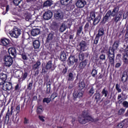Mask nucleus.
Returning <instances> with one entry per match:
<instances>
[{
    "label": "nucleus",
    "mask_w": 128,
    "mask_h": 128,
    "mask_svg": "<svg viewBox=\"0 0 128 128\" xmlns=\"http://www.w3.org/2000/svg\"><path fill=\"white\" fill-rule=\"evenodd\" d=\"M118 10H120V8L118 7L114 8L112 12V10H109L104 17L103 22H108V18L110 17V16H115L113 20L116 22H118L120 20V16H122V14H118Z\"/></svg>",
    "instance_id": "obj_1"
},
{
    "label": "nucleus",
    "mask_w": 128,
    "mask_h": 128,
    "mask_svg": "<svg viewBox=\"0 0 128 128\" xmlns=\"http://www.w3.org/2000/svg\"><path fill=\"white\" fill-rule=\"evenodd\" d=\"M120 45V41H114L112 47H110L108 51L106 52L108 58L109 60V62L110 64H114V51L118 50Z\"/></svg>",
    "instance_id": "obj_2"
},
{
    "label": "nucleus",
    "mask_w": 128,
    "mask_h": 128,
    "mask_svg": "<svg viewBox=\"0 0 128 128\" xmlns=\"http://www.w3.org/2000/svg\"><path fill=\"white\" fill-rule=\"evenodd\" d=\"M98 120V119L96 118L94 119L90 114H88V110H84L82 114L80 117L78 118V122L80 124H84L88 122H96Z\"/></svg>",
    "instance_id": "obj_3"
},
{
    "label": "nucleus",
    "mask_w": 128,
    "mask_h": 128,
    "mask_svg": "<svg viewBox=\"0 0 128 128\" xmlns=\"http://www.w3.org/2000/svg\"><path fill=\"white\" fill-rule=\"evenodd\" d=\"M78 62V59L76 58L74 56H70L68 60V64L70 66H73V68H74Z\"/></svg>",
    "instance_id": "obj_4"
},
{
    "label": "nucleus",
    "mask_w": 128,
    "mask_h": 128,
    "mask_svg": "<svg viewBox=\"0 0 128 128\" xmlns=\"http://www.w3.org/2000/svg\"><path fill=\"white\" fill-rule=\"evenodd\" d=\"M4 60L5 66L8 68H10V66L12 64V58L10 56H8V55L5 56Z\"/></svg>",
    "instance_id": "obj_5"
},
{
    "label": "nucleus",
    "mask_w": 128,
    "mask_h": 128,
    "mask_svg": "<svg viewBox=\"0 0 128 128\" xmlns=\"http://www.w3.org/2000/svg\"><path fill=\"white\" fill-rule=\"evenodd\" d=\"M20 30L18 28H15L13 29L12 32L10 33L11 36H13V38H18L20 35Z\"/></svg>",
    "instance_id": "obj_6"
},
{
    "label": "nucleus",
    "mask_w": 128,
    "mask_h": 128,
    "mask_svg": "<svg viewBox=\"0 0 128 128\" xmlns=\"http://www.w3.org/2000/svg\"><path fill=\"white\" fill-rule=\"evenodd\" d=\"M84 91L82 90H75L73 93V96L74 98H82V96H84Z\"/></svg>",
    "instance_id": "obj_7"
},
{
    "label": "nucleus",
    "mask_w": 128,
    "mask_h": 128,
    "mask_svg": "<svg viewBox=\"0 0 128 128\" xmlns=\"http://www.w3.org/2000/svg\"><path fill=\"white\" fill-rule=\"evenodd\" d=\"M104 30L102 29H100L98 30V34H96L95 39L94 40V44H98V40H100V37L102 36H104Z\"/></svg>",
    "instance_id": "obj_8"
},
{
    "label": "nucleus",
    "mask_w": 128,
    "mask_h": 128,
    "mask_svg": "<svg viewBox=\"0 0 128 128\" xmlns=\"http://www.w3.org/2000/svg\"><path fill=\"white\" fill-rule=\"evenodd\" d=\"M76 6L79 8H82L86 4V2L84 0H78L75 4Z\"/></svg>",
    "instance_id": "obj_9"
},
{
    "label": "nucleus",
    "mask_w": 128,
    "mask_h": 128,
    "mask_svg": "<svg viewBox=\"0 0 128 128\" xmlns=\"http://www.w3.org/2000/svg\"><path fill=\"white\" fill-rule=\"evenodd\" d=\"M54 17L56 20H63L64 18V12L62 10H58L57 12L54 13Z\"/></svg>",
    "instance_id": "obj_10"
},
{
    "label": "nucleus",
    "mask_w": 128,
    "mask_h": 128,
    "mask_svg": "<svg viewBox=\"0 0 128 128\" xmlns=\"http://www.w3.org/2000/svg\"><path fill=\"white\" fill-rule=\"evenodd\" d=\"M12 88V84L10 82H6L2 86L4 90H10Z\"/></svg>",
    "instance_id": "obj_11"
},
{
    "label": "nucleus",
    "mask_w": 128,
    "mask_h": 128,
    "mask_svg": "<svg viewBox=\"0 0 128 128\" xmlns=\"http://www.w3.org/2000/svg\"><path fill=\"white\" fill-rule=\"evenodd\" d=\"M52 17V12L50 10L45 12L43 14V18L44 20H50Z\"/></svg>",
    "instance_id": "obj_12"
},
{
    "label": "nucleus",
    "mask_w": 128,
    "mask_h": 128,
    "mask_svg": "<svg viewBox=\"0 0 128 128\" xmlns=\"http://www.w3.org/2000/svg\"><path fill=\"white\" fill-rule=\"evenodd\" d=\"M88 42L82 40L79 44L80 46V49L81 50H88Z\"/></svg>",
    "instance_id": "obj_13"
},
{
    "label": "nucleus",
    "mask_w": 128,
    "mask_h": 128,
    "mask_svg": "<svg viewBox=\"0 0 128 128\" xmlns=\"http://www.w3.org/2000/svg\"><path fill=\"white\" fill-rule=\"evenodd\" d=\"M8 52L10 54H12V58H16V50L14 48H10L8 50Z\"/></svg>",
    "instance_id": "obj_14"
},
{
    "label": "nucleus",
    "mask_w": 128,
    "mask_h": 128,
    "mask_svg": "<svg viewBox=\"0 0 128 128\" xmlns=\"http://www.w3.org/2000/svg\"><path fill=\"white\" fill-rule=\"evenodd\" d=\"M126 54H124L123 58V62L126 64H128V46L125 49Z\"/></svg>",
    "instance_id": "obj_15"
},
{
    "label": "nucleus",
    "mask_w": 128,
    "mask_h": 128,
    "mask_svg": "<svg viewBox=\"0 0 128 128\" xmlns=\"http://www.w3.org/2000/svg\"><path fill=\"white\" fill-rule=\"evenodd\" d=\"M32 44L34 48H39L40 46V42L38 40H35L32 42Z\"/></svg>",
    "instance_id": "obj_16"
},
{
    "label": "nucleus",
    "mask_w": 128,
    "mask_h": 128,
    "mask_svg": "<svg viewBox=\"0 0 128 128\" xmlns=\"http://www.w3.org/2000/svg\"><path fill=\"white\" fill-rule=\"evenodd\" d=\"M92 23L90 22H87L84 27V31L85 32H88V30H90L91 28H92Z\"/></svg>",
    "instance_id": "obj_17"
},
{
    "label": "nucleus",
    "mask_w": 128,
    "mask_h": 128,
    "mask_svg": "<svg viewBox=\"0 0 128 128\" xmlns=\"http://www.w3.org/2000/svg\"><path fill=\"white\" fill-rule=\"evenodd\" d=\"M1 42L4 46H8V44H10V40L4 38L1 40Z\"/></svg>",
    "instance_id": "obj_18"
},
{
    "label": "nucleus",
    "mask_w": 128,
    "mask_h": 128,
    "mask_svg": "<svg viewBox=\"0 0 128 128\" xmlns=\"http://www.w3.org/2000/svg\"><path fill=\"white\" fill-rule=\"evenodd\" d=\"M88 64V60H86L84 61L80 62L79 68H80V70H82L86 68V66Z\"/></svg>",
    "instance_id": "obj_19"
},
{
    "label": "nucleus",
    "mask_w": 128,
    "mask_h": 128,
    "mask_svg": "<svg viewBox=\"0 0 128 128\" xmlns=\"http://www.w3.org/2000/svg\"><path fill=\"white\" fill-rule=\"evenodd\" d=\"M60 60L62 62H66V55L64 51L61 52Z\"/></svg>",
    "instance_id": "obj_20"
},
{
    "label": "nucleus",
    "mask_w": 128,
    "mask_h": 128,
    "mask_svg": "<svg viewBox=\"0 0 128 128\" xmlns=\"http://www.w3.org/2000/svg\"><path fill=\"white\" fill-rule=\"evenodd\" d=\"M128 80V72H124L122 75V82H126Z\"/></svg>",
    "instance_id": "obj_21"
},
{
    "label": "nucleus",
    "mask_w": 128,
    "mask_h": 128,
    "mask_svg": "<svg viewBox=\"0 0 128 128\" xmlns=\"http://www.w3.org/2000/svg\"><path fill=\"white\" fill-rule=\"evenodd\" d=\"M94 100H96V102H98L100 100H102V97L100 96V94L99 92H96L94 94Z\"/></svg>",
    "instance_id": "obj_22"
},
{
    "label": "nucleus",
    "mask_w": 128,
    "mask_h": 128,
    "mask_svg": "<svg viewBox=\"0 0 128 128\" xmlns=\"http://www.w3.org/2000/svg\"><path fill=\"white\" fill-rule=\"evenodd\" d=\"M52 38H54V34L50 33L47 36L46 42H50L52 40Z\"/></svg>",
    "instance_id": "obj_23"
},
{
    "label": "nucleus",
    "mask_w": 128,
    "mask_h": 128,
    "mask_svg": "<svg viewBox=\"0 0 128 128\" xmlns=\"http://www.w3.org/2000/svg\"><path fill=\"white\" fill-rule=\"evenodd\" d=\"M40 34V30H38V28L33 29L31 32V34L34 36H38V34Z\"/></svg>",
    "instance_id": "obj_24"
},
{
    "label": "nucleus",
    "mask_w": 128,
    "mask_h": 128,
    "mask_svg": "<svg viewBox=\"0 0 128 128\" xmlns=\"http://www.w3.org/2000/svg\"><path fill=\"white\" fill-rule=\"evenodd\" d=\"M66 28H68V26L66 24L63 23L60 27V32H64L66 30Z\"/></svg>",
    "instance_id": "obj_25"
},
{
    "label": "nucleus",
    "mask_w": 128,
    "mask_h": 128,
    "mask_svg": "<svg viewBox=\"0 0 128 128\" xmlns=\"http://www.w3.org/2000/svg\"><path fill=\"white\" fill-rule=\"evenodd\" d=\"M40 62L37 61L32 66V70H36L40 68Z\"/></svg>",
    "instance_id": "obj_26"
},
{
    "label": "nucleus",
    "mask_w": 128,
    "mask_h": 128,
    "mask_svg": "<svg viewBox=\"0 0 128 128\" xmlns=\"http://www.w3.org/2000/svg\"><path fill=\"white\" fill-rule=\"evenodd\" d=\"M52 84V82L48 81L46 83V94H50V86Z\"/></svg>",
    "instance_id": "obj_27"
},
{
    "label": "nucleus",
    "mask_w": 128,
    "mask_h": 128,
    "mask_svg": "<svg viewBox=\"0 0 128 128\" xmlns=\"http://www.w3.org/2000/svg\"><path fill=\"white\" fill-rule=\"evenodd\" d=\"M26 20L27 22H30V24H32L34 22V20H32L30 15V14H26Z\"/></svg>",
    "instance_id": "obj_28"
},
{
    "label": "nucleus",
    "mask_w": 128,
    "mask_h": 128,
    "mask_svg": "<svg viewBox=\"0 0 128 128\" xmlns=\"http://www.w3.org/2000/svg\"><path fill=\"white\" fill-rule=\"evenodd\" d=\"M74 80V74L72 72H70L68 74V82H72Z\"/></svg>",
    "instance_id": "obj_29"
},
{
    "label": "nucleus",
    "mask_w": 128,
    "mask_h": 128,
    "mask_svg": "<svg viewBox=\"0 0 128 128\" xmlns=\"http://www.w3.org/2000/svg\"><path fill=\"white\" fill-rule=\"evenodd\" d=\"M72 2V0H60V4L63 6H68Z\"/></svg>",
    "instance_id": "obj_30"
},
{
    "label": "nucleus",
    "mask_w": 128,
    "mask_h": 128,
    "mask_svg": "<svg viewBox=\"0 0 128 128\" xmlns=\"http://www.w3.org/2000/svg\"><path fill=\"white\" fill-rule=\"evenodd\" d=\"M52 66V60L48 61L46 66V70H50Z\"/></svg>",
    "instance_id": "obj_31"
},
{
    "label": "nucleus",
    "mask_w": 128,
    "mask_h": 128,
    "mask_svg": "<svg viewBox=\"0 0 128 128\" xmlns=\"http://www.w3.org/2000/svg\"><path fill=\"white\" fill-rule=\"evenodd\" d=\"M102 94L103 96H104L105 98L108 96V91L106 90V88H104L102 91Z\"/></svg>",
    "instance_id": "obj_32"
},
{
    "label": "nucleus",
    "mask_w": 128,
    "mask_h": 128,
    "mask_svg": "<svg viewBox=\"0 0 128 128\" xmlns=\"http://www.w3.org/2000/svg\"><path fill=\"white\" fill-rule=\"evenodd\" d=\"M78 88H80V90H83L86 88V83H84V81H82L78 84Z\"/></svg>",
    "instance_id": "obj_33"
},
{
    "label": "nucleus",
    "mask_w": 128,
    "mask_h": 128,
    "mask_svg": "<svg viewBox=\"0 0 128 128\" xmlns=\"http://www.w3.org/2000/svg\"><path fill=\"white\" fill-rule=\"evenodd\" d=\"M52 4V2L50 0H46L44 3V6H50Z\"/></svg>",
    "instance_id": "obj_34"
},
{
    "label": "nucleus",
    "mask_w": 128,
    "mask_h": 128,
    "mask_svg": "<svg viewBox=\"0 0 128 128\" xmlns=\"http://www.w3.org/2000/svg\"><path fill=\"white\" fill-rule=\"evenodd\" d=\"M0 78L3 80H6V79L8 78V75L4 73H1L0 74Z\"/></svg>",
    "instance_id": "obj_35"
},
{
    "label": "nucleus",
    "mask_w": 128,
    "mask_h": 128,
    "mask_svg": "<svg viewBox=\"0 0 128 128\" xmlns=\"http://www.w3.org/2000/svg\"><path fill=\"white\" fill-rule=\"evenodd\" d=\"M100 16H97L96 18H95L93 22L94 26H96V24H98L100 22Z\"/></svg>",
    "instance_id": "obj_36"
},
{
    "label": "nucleus",
    "mask_w": 128,
    "mask_h": 128,
    "mask_svg": "<svg viewBox=\"0 0 128 128\" xmlns=\"http://www.w3.org/2000/svg\"><path fill=\"white\" fill-rule=\"evenodd\" d=\"M117 100H118V104H122V94H118V96Z\"/></svg>",
    "instance_id": "obj_37"
},
{
    "label": "nucleus",
    "mask_w": 128,
    "mask_h": 128,
    "mask_svg": "<svg viewBox=\"0 0 128 128\" xmlns=\"http://www.w3.org/2000/svg\"><path fill=\"white\" fill-rule=\"evenodd\" d=\"M82 32V26H80L79 28L77 30V32H76L77 36H80Z\"/></svg>",
    "instance_id": "obj_38"
},
{
    "label": "nucleus",
    "mask_w": 128,
    "mask_h": 128,
    "mask_svg": "<svg viewBox=\"0 0 128 128\" xmlns=\"http://www.w3.org/2000/svg\"><path fill=\"white\" fill-rule=\"evenodd\" d=\"M120 86L118 84H116V88L118 92H122V89H120Z\"/></svg>",
    "instance_id": "obj_39"
},
{
    "label": "nucleus",
    "mask_w": 128,
    "mask_h": 128,
    "mask_svg": "<svg viewBox=\"0 0 128 128\" xmlns=\"http://www.w3.org/2000/svg\"><path fill=\"white\" fill-rule=\"evenodd\" d=\"M88 92L90 96H92L94 94V87H92L89 90Z\"/></svg>",
    "instance_id": "obj_40"
},
{
    "label": "nucleus",
    "mask_w": 128,
    "mask_h": 128,
    "mask_svg": "<svg viewBox=\"0 0 128 128\" xmlns=\"http://www.w3.org/2000/svg\"><path fill=\"white\" fill-rule=\"evenodd\" d=\"M34 84V82H30L28 85L27 87V90H32V84Z\"/></svg>",
    "instance_id": "obj_41"
},
{
    "label": "nucleus",
    "mask_w": 128,
    "mask_h": 128,
    "mask_svg": "<svg viewBox=\"0 0 128 128\" xmlns=\"http://www.w3.org/2000/svg\"><path fill=\"white\" fill-rule=\"evenodd\" d=\"M124 112H126V110L124 108H121L118 110V114H119V116H122V114H124Z\"/></svg>",
    "instance_id": "obj_42"
},
{
    "label": "nucleus",
    "mask_w": 128,
    "mask_h": 128,
    "mask_svg": "<svg viewBox=\"0 0 128 128\" xmlns=\"http://www.w3.org/2000/svg\"><path fill=\"white\" fill-rule=\"evenodd\" d=\"M84 56V54L82 52H80L79 54V59L80 60H83Z\"/></svg>",
    "instance_id": "obj_43"
},
{
    "label": "nucleus",
    "mask_w": 128,
    "mask_h": 128,
    "mask_svg": "<svg viewBox=\"0 0 128 128\" xmlns=\"http://www.w3.org/2000/svg\"><path fill=\"white\" fill-rule=\"evenodd\" d=\"M58 97V93L54 92L50 96V98H52V100H54L56 98Z\"/></svg>",
    "instance_id": "obj_44"
},
{
    "label": "nucleus",
    "mask_w": 128,
    "mask_h": 128,
    "mask_svg": "<svg viewBox=\"0 0 128 128\" xmlns=\"http://www.w3.org/2000/svg\"><path fill=\"white\" fill-rule=\"evenodd\" d=\"M52 100L50 98H44L43 100V102H46V104H50Z\"/></svg>",
    "instance_id": "obj_45"
},
{
    "label": "nucleus",
    "mask_w": 128,
    "mask_h": 128,
    "mask_svg": "<svg viewBox=\"0 0 128 128\" xmlns=\"http://www.w3.org/2000/svg\"><path fill=\"white\" fill-rule=\"evenodd\" d=\"M13 2L15 6H18V4L22 2V0H13Z\"/></svg>",
    "instance_id": "obj_46"
},
{
    "label": "nucleus",
    "mask_w": 128,
    "mask_h": 128,
    "mask_svg": "<svg viewBox=\"0 0 128 128\" xmlns=\"http://www.w3.org/2000/svg\"><path fill=\"white\" fill-rule=\"evenodd\" d=\"M90 16L91 18V20H94V18H96V13H94V12H92L90 13Z\"/></svg>",
    "instance_id": "obj_47"
},
{
    "label": "nucleus",
    "mask_w": 128,
    "mask_h": 128,
    "mask_svg": "<svg viewBox=\"0 0 128 128\" xmlns=\"http://www.w3.org/2000/svg\"><path fill=\"white\" fill-rule=\"evenodd\" d=\"M28 78V72H25L22 76V80H24Z\"/></svg>",
    "instance_id": "obj_48"
},
{
    "label": "nucleus",
    "mask_w": 128,
    "mask_h": 128,
    "mask_svg": "<svg viewBox=\"0 0 128 128\" xmlns=\"http://www.w3.org/2000/svg\"><path fill=\"white\" fill-rule=\"evenodd\" d=\"M42 112V106H38L37 108V113L38 114H40Z\"/></svg>",
    "instance_id": "obj_49"
},
{
    "label": "nucleus",
    "mask_w": 128,
    "mask_h": 128,
    "mask_svg": "<svg viewBox=\"0 0 128 128\" xmlns=\"http://www.w3.org/2000/svg\"><path fill=\"white\" fill-rule=\"evenodd\" d=\"M123 106L126 108H128V101H124L122 104Z\"/></svg>",
    "instance_id": "obj_50"
},
{
    "label": "nucleus",
    "mask_w": 128,
    "mask_h": 128,
    "mask_svg": "<svg viewBox=\"0 0 128 128\" xmlns=\"http://www.w3.org/2000/svg\"><path fill=\"white\" fill-rule=\"evenodd\" d=\"M97 74H98V70H93L92 72V76H93L94 77L96 76Z\"/></svg>",
    "instance_id": "obj_51"
},
{
    "label": "nucleus",
    "mask_w": 128,
    "mask_h": 128,
    "mask_svg": "<svg viewBox=\"0 0 128 128\" xmlns=\"http://www.w3.org/2000/svg\"><path fill=\"white\" fill-rule=\"evenodd\" d=\"M74 83L72 82H70V84H69L68 88L70 90H72V88H74Z\"/></svg>",
    "instance_id": "obj_52"
},
{
    "label": "nucleus",
    "mask_w": 128,
    "mask_h": 128,
    "mask_svg": "<svg viewBox=\"0 0 128 128\" xmlns=\"http://www.w3.org/2000/svg\"><path fill=\"white\" fill-rule=\"evenodd\" d=\"M124 126V122H121L117 126V128H122Z\"/></svg>",
    "instance_id": "obj_53"
},
{
    "label": "nucleus",
    "mask_w": 128,
    "mask_h": 128,
    "mask_svg": "<svg viewBox=\"0 0 128 128\" xmlns=\"http://www.w3.org/2000/svg\"><path fill=\"white\" fill-rule=\"evenodd\" d=\"M100 58L102 60H106V54H102L100 56Z\"/></svg>",
    "instance_id": "obj_54"
},
{
    "label": "nucleus",
    "mask_w": 128,
    "mask_h": 128,
    "mask_svg": "<svg viewBox=\"0 0 128 128\" xmlns=\"http://www.w3.org/2000/svg\"><path fill=\"white\" fill-rule=\"evenodd\" d=\"M10 110H8L6 116V118H8V120H10Z\"/></svg>",
    "instance_id": "obj_55"
},
{
    "label": "nucleus",
    "mask_w": 128,
    "mask_h": 128,
    "mask_svg": "<svg viewBox=\"0 0 128 128\" xmlns=\"http://www.w3.org/2000/svg\"><path fill=\"white\" fill-rule=\"evenodd\" d=\"M5 82H6V80H4L0 78V86H4Z\"/></svg>",
    "instance_id": "obj_56"
},
{
    "label": "nucleus",
    "mask_w": 128,
    "mask_h": 128,
    "mask_svg": "<svg viewBox=\"0 0 128 128\" xmlns=\"http://www.w3.org/2000/svg\"><path fill=\"white\" fill-rule=\"evenodd\" d=\"M12 120H13L14 122H18V118L17 116H16L14 118V117L13 116Z\"/></svg>",
    "instance_id": "obj_57"
},
{
    "label": "nucleus",
    "mask_w": 128,
    "mask_h": 128,
    "mask_svg": "<svg viewBox=\"0 0 128 128\" xmlns=\"http://www.w3.org/2000/svg\"><path fill=\"white\" fill-rule=\"evenodd\" d=\"M22 60H28V56H26V54H22Z\"/></svg>",
    "instance_id": "obj_58"
},
{
    "label": "nucleus",
    "mask_w": 128,
    "mask_h": 128,
    "mask_svg": "<svg viewBox=\"0 0 128 128\" xmlns=\"http://www.w3.org/2000/svg\"><path fill=\"white\" fill-rule=\"evenodd\" d=\"M20 106H16V112H17V114H18V112H20Z\"/></svg>",
    "instance_id": "obj_59"
},
{
    "label": "nucleus",
    "mask_w": 128,
    "mask_h": 128,
    "mask_svg": "<svg viewBox=\"0 0 128 128\" xmlns=\"http://www.w3.org/2000/svg\"><path fill=\"white\" fill-rule=\"evenodd\" d=\"M120 66H122V64L118 62V63L116 64L115 67L116 68H120Z\"/></svg>",
    "instance_id": "obj_60"
},
{
    "label": "nucleus",
    "mask_w": 128,
    "mask_h": 128,
    "mask_svg": "<svg viewBox=\"0 0 128 128\" xmlns=\"http://www.w3.org/2000/svg\"><path fill=\"white\" fill-rule=\"evenodd\" d=\"M40 120H42V122H44V117L40 116H38Z\"/></svg>",
    "instance_id": "obj_61"
},
{
    "label": "nucleus",
    "mask_w": 128,
    "mask_h": 128,
    "mask_svg": "<svg viewBox=\"0 0 128 128\" xmlns=\"http://www.w3.org/2000/svg\"><path fill=\"white\" fill-rule=\"evenodd\" d=\"M24 124H28V118H24Z\"/></svg>",
    "instance_id": "obj_62"
},
{
    "label": "nucleus",
    "mask_w": 128,
    "mask_h": 128,
    "mask_svg": "<svg viewBox=\"0 0 128 128\" xmlns=\"http://www.w3.org/2000/svg\"><path fill=\"white\" fill-rule=\"evenodd\" d=\"M18 88H20V86L18 84H17L15 86V90H18Z\"/></svg>",
    "instance_id": "obj_63"
},
{
    "label": "nucleus",
    "mask_w": 128,
    "mask_h": 128,
    "mask_svg": "<svg viewBox=\"0 0 128 128\" xmlns=\"http://www.w3.org/2000/svg\"><path fill=\"white\" fill-rule=\"evenodd\" d=\"M125 38H128V32H126L125 34Z\"/></svg>",
    "instance_id": "obj_64"
}]
</instances>
